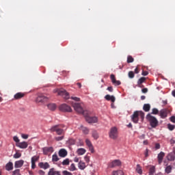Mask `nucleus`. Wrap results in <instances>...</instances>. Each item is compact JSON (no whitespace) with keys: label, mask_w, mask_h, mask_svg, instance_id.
I'll return each mask as SVG.
<instances>
[{"label":"nucleus","mask_w":175,"mask_h":175,"mask_svg":"<svg viewBox=\"0 0 175 175\" xmlns=\"http://www.w3.org/2000/svg\"><path fill=\"white\" fill-rule=\"evenodd\" d=\"M144 81H146V77H141V78L138 80V81H137L138 85L140 87V85H141V84H143V83H144Z\"/></svg>","instance_id":"obj_32"},{"label":"nucleus","mask_w":175,"mask_h":175,"mask_svg":"<svg viewBox=\"0 0 175 175\" xmlns=\"http://www.w3.org/2000/svg\"><path fill=\"white\" fill-rule=\"evenodd\" d=\"M12 175H21L20 174V170H16L12 172Z\"/></svg>","instance_id":"obj_46"},{"label":"nucleus","mask_w":175,"mask_h":175,"mask_svg":"<svg viewBox=\"0 0 175 175\" xmlns=\"http://www.w3.org/2000/svg\"><path fill=\"white\" fill-rule=\"evenodd\" d=\"M53 92H57L58 95L62 96L64 99H69V98H70L69 93L64 89H55L53 90Z\"/></svg>","instance_id":"obj_4"},{"label":"nucleus","mask_w":175,"mask_h":175,"mask_svg":"<svg viewBox=\"0 0 175 175\" xmlns=\"http://www.w3.org/2000/svg\"><path fill=\"white\" fill-rule=\"evenodd\" d=\"M163 157H165V152H161L159 154H158V162L159 164L161 165V163H162V161L163 160Z\"/></svg>","instance_id":"obj_18"},{"label":"nucleus","mask_w":175,"mask_h":175,"mask_svg":"<svg viewBox=\"0 0 175 175\" xmlns=\"http://www.w3.org/2000/svg\"><path fill=\"white\" fill-rule=\"evenodd\" d=\"M24 165V161L23 160H19L15 162L14 167L16 169L18 167H21Z\"/></svg>","instance_id":"obj_20"},{"label":"nucleus","mask_w":175,"mask_h":175,"mask_svg":"<svg viewBox=\"0 0 175 175\" xmlns=\"http://www.w3.org/2000/svg\"><path fill=\"white\" fill-rule=\"evenodd\" d=\"M52 161L53 162H58V161H59V158H58V155H57V154H54L52 156Z\"/></svg>","instance_id":"obj_34"},{"label":"nucleus","mask_w":175,"mask_h":175,"mask_svg":"<svg viewBox=\"0 0 175 175\" xmlns=\"http://www.w3.org/2000/svg\"><path fill=\"white\" fill-rule=\"evenodd\" d=\"M16 147H18L19 148L25 149L28 148V142H19L16 144Z\"/></svg>","instance_id":"obj_13"},{"label":"nucleus","mask_w":175,"mask_h":175,"mask_svg":"<svg viewBox=\"0 0 175 175\" xmlns=\"http://www.w3.org/2000/svg\"><path fill=\"white\" fill-rule=\"evenodd\" d=\"M59 109L61 111H64V113H70L72 111V108L70 106L66 104H62L59 107Z\"/></svg>","instance_id":"obj_6"},{"label":"nucleus","mask_w":175,"mask_h":175,"mask_svg":"<svg viewBox=\"0 0 175 175\" xmlns=\"http://www.w3.org/2000/svg\"><path fill=\"white\" fill-rule=\"evenodd\" d=\"M172 165H168L166 167L165 171V173H167V174H169V173H172Z\"/></svg>","instance_id":"obj_36"},{"label":"nucleus","mask_w":175,"mask_h":175,"mask_svg":"<svg viewBox=\"0 0 175 175\" xmlns=\"http://www.w3.org/2000/svg\"><path fill=\"white\" fill-rule=\"evenodd\" d=\"M38 166L39 167H40V169H44V170L47 169H50V164H49V163L47 162L46 163L40 162L38 163Z\"/></svg>","instance_id":"obj_12"},{"label":"nucleus","mask_w":175,"mask_h":175,"mask_svg":"<svg viewBox=\"0 0 175 175\" xmlns=\"http://www.w3.org/2000/svg\"><path fill=\"white\" fill-rule=\"evenodd\" d=\"M144 116H145V113L144 112H143V111H138V117L141 118V121L144 120Z\"/></svg>","instance_id":"obj_29"},{"label":"nucleus","mask_w":175,"mask_h":175,"mask_svg":"<svg viewBox=\"0 0 175 175\" xmlns=\"http://www.w3.org/2000/svg\"><path fill=\"white\" fill-rule=\"evenodd\" d=\"M109 137L113 140H116L117 137H118V131L116 127H112L109 131Z\"/></svg>","instance_id":"obj_5"},{"label":"nucleus","mask_w":175,"mask_h":175,"mask_svg":"<svg viewBox=\"0 0 175 175\" xmlns=\"http://www.w3.org/2000/svg\"><path fill=\"white\" fill-rule=\"evenodd\" d=\"M144 99H146V96H141V100H144Z\"/></svg>","instance_id":"obj_62"},{"label":"nucleus","mask_w":175,"mask_h":175,"mask_svg":"<svg viewBox=\"0 0 175 175\" xmlns=\"http://www.w3.org/2000/svg\"><path fill=\"white\" fill-rule=\"evenodd\" d=\"M47 107L49 109V110L54 111V110L57 109V105L54 103H51L47 105Z\"/></svg>","instance_id":"obj_25"},{"label":"nucleus","mask_w":175,"mask_h":175,"mask_svg":"<svg viewBox=\"0 0 175 175\" xmlns=\"http://www.w3.org/2000/svg\"><path fill=\"white\" fill-rule=\"evenodd\" d=\"M72 106L74 107L77 113H79V114H83V116H84L85 121L86 122H88V124H96V122H98V117L90 116V111L83 109V107L79 103H72Z\"/></svg>","instance_id":"obj_1"},{"label":"nucleus","mask_w":175,"mask_h":175,"mask_svg":"<svg viewBox=\"0 0 175 175\" xmlns=\"http://www.w3.org/2000/svg\"><path fill=\"white\" fill-rule=\"evenodd\" d=\"M135 73H136V74L139 73V68H136L135 69Z\"/></svg>","instance_id":"obj_60"},{"label":"nucleus","mask_w":175,"mask_h":175,"mask_svg":"<svg viewBox=\"0 0 175 175\" xmlns=\"http://www.w3.org/2000/svg\"><path fill=\"white\" fill-rule=\"evenodd\" d=\"M169 113H170V110L167 109H163L160 111V117L161 118H166Z\"/></svg>","instance_id":"obj_10"},{"label":"nucleus","mask_w":175,"mask_h":175,"mask_svg":"<svg viewBox=\"0 0 175 175\" xmlns=\"http://www.w3.org/2000/svg\"><path fill=\"white\" fill-rule=\"evenodd\" d=\"M172 94V96H174V98H175V90H173Z\"/></svg>","instance_id":"obj_63"},{"label":"nucleus","mask_w":175,"mask_h":175,"mask_svg":"<svg viewBox=\"0 0 175 175\" xmlns=\"http://www.w3.org/2000/svg\"><path fill=\"white\" fill-rule=\"evenodd\" d=\"M170 120L171 122H175V116H171L170 118Z\"/></svg>","instance_id":"obj_53"},{"label":"nucleus","mask_w":175,"mask_h":175,"mask_svg":"<svg viewBox=\"0 0 175 175\" xmlns=\"http://www.w3.org/2000/svg\"><path fill=\"white\" fill-rule=\"evenodd\" d=\"M155 148L156 150H159V148H161V145L159 144H156Z\"/></svg>","instance_id":"obj_56"},{"label":"nucleus","mask_w":175,"mask_h":175,"mask_svg":"<svg viewBox=\"0 0 175 175\" xmlns=\"http://www.w3.org/2000/svg\"><path fill=\"white\" fill-rule=\"evenodd\" d=\"M142 92H143V94H147V92H148V89L147 88H145L142 90Z\"/></svg>","instance_id":"obj_48"},{"label":"nucleus","mask_w":175,"mask_h":175,"mask_svg":"<svg viewBox=\"0 0 175 175\" xmlns=\"http://www.w3.org/2000/svg\"><path fill=\"white\" fill-rule=\"evenodd\" d=\"M68 170H70V172H75V170H77V168H76V165H75V163H72L70 167H68Z\"/></svg>","instance_id":"obj_30"},{"label":"nucleus","mask_w":175,"mask_h":175,"mask_svg":"<svg viewBox=\"0 0 175 175\" xmlns=\"http://www.w3.org/2000/svg\"><path fill=\"white\" fill-rule=\"evenodd\" d=\"M85 152H86L85 149L83 148H79L77 150L78 155H84L85 154Z\"/></svg>","instance_id":"obj_26"},{"label":"nucleus","mask_w":175,"mask_h":175,"mask_svg":"<svg viewBox=\"0 0 175 175\" xmlns=\"http://www.w3.org/2000/svg\"><path fill=\"white\" fill-rule=\"evenodd\" d=\"M21 157V153L20 152H16V154H14V158H15V159H17Z\"/></svg>","instance_id":"obj_44"},{"label":"nucleus","mask_w":175,"mask_h":175,"mask_svg":"<svg viewBox=\"0 0 175 175\" xmlns=\"http://www.w3.org/2000/svg\"><path fill=\"white\" fill-rule=\"evenodd\" d=\"M38 174H40V175H44V174H46V172H44V171H43L42 170H40L38 171Z\"/></svg>","instance_id":"obj_50"},{"label":"nucleus","mask_w":175,"mask_h":175,"mask_svg":"<svg viewBox=\"0 0 175 175\" xmlns=\"http://www.w3.org/2000/svg\"><path fill=\"white\" fill-rule=\"evenodd\" d=\"M85 162H87V163H90V157L85 156Z\"/></svg>","instance_id":"obj_54"},{"label":"nucleus","mask_w":175,"mask_h":175,"mask_svg":"<svg viewBox=\"0 0 175 175\" xmlns=\"http://www.w3.org/2000/svg\"><path fill=\"white\" fill-rule=\"evenodd\" d=\"M65 137V136L63 135L62 136L60 137H55V140H56V142H61V140H64V138Z\"/></svg>","instance_id":"obj_40"},{"label":"nucleus","mask_w":175,"mask_h":175,"mask_svg":"<svg viewBox=\"0 0 175 175\" xmlns=\"http://www.w3.org/2000/svg\"><path fill=\"white\" fill-rule=\"evenodd\" d=\"M116 166H121V161L113 160L109 164V167H116Z\"/></svg>","instance_id":"obj_11"},{"label":"nucleus","mask_w":175,"mask_h":175,"mask_svg":"<svg viewBox=\"0 0 175 175\" xmlns=\"http://www.w3.org/2000/svg\"><path fill=\"white\" fill-rule=\"evenodd\" d=\"M158 113H159V111L158 110V109L157 108H153L152 109V113L151 114H158Z\"/></svg>","instance_id":"obj_45"},{"label":"nucleus","mask_w":175,"mask_h":175,"mask_svg":"<svg viewBox=\"0 0 175 175\" xmlns=\"http://www.w3.org/2000/svg\"><path fill=\"white\" fill-rule=\"evenodd\" d=\"M148 151H149V150L146 148V151L144 152L145 158H148Z\"/></svg>","instance_id":"obj_51"},{"label":"nucleus","mask_w":175,"mask_h":175,"mask_svg":"<svg viewBox=\"0 0 175 175\" xmlns=\"http://www.w3.org/2000/svg\"><path fill=\"white\" fill-rule=\"evenodd\" d=\"M5 170H8V172H10V170H13V163L9 162L5 165Z\"/></svg>","instance_id":"obj_22"},{"label":"nucleus","mask_w":175,"mask_h":175,"mask_svg":"<svg viewBox=\"0 0 175 175\" xmlns=\"http://www.w3.org/2000/svg\"><path fill=\"white\" fill-rule=\"evenodd\" d=\"M78 167H79V169H80V170H84V169H85V167H87V165H85V163H84L83 161H79V163L78 164Z\"/></svg>","instance_id":"obj_23"},{"label":"nucleus","mask_w":175,"mask_h":175,"mask_svg":"<svg viewBox=\"0 0 175 175\" xmlns=\"http://www.w3.org/2000/svg\"><path fill=\"white\" fill-rule=\"evenodd\" d=\"M81 130L85 135H88V133H90V130L87 127H85L83 126H81Z\"/></svg>","instance_id":"obj_28"},{"label":"nucleus","mask_w":175,"mask_h":175,"mask_svg":"<svg viewBox=\"0 0 175 175\" xmlns=\"http://www.w3.org/2000/svg\"><path fill=\"white\" fill-rule=\"evenodd\" d=\"M24 96H25V93L18 92L16 94H14V98L16 100H18V99H22V98H24Z\"/></svg>","instance_id":"obj_15"},{"label":"nucleus","mask_w":175,"mask_h":175,"mask_svg":"<svg viewBox=\"0 0 175 175\" xmlns=\"http://www.w3.org/2000/svg\"><path fill=\"white\" fill-rule=\"evenodd\" d=\"M144 144L145 146H147V144H148V140L144 141Z\"/></svg>","instance_id":"obj_61"},{"label":"nucleus","mask_w":175,"mask_h":175,"mask_svg":"<svg viewBox=\"0 0 175 175\" xmlns=\"http://www.w3.org/2000/svg\"><path fill=\"white\" fill-rule=\"evenodd\" d=\"M111 82L113 83V84H114L115 85H121V81H116V76H114V75H111Z\"/></svg>","instance_id":"obj_16"},{"label":"nucleus","mask_w":175,"mask_h":175,"mask_svg":"<svg viewBox=\"0 0 175 175\" xmlns=\"http://www.w3.org/2000/svg\"><path fill=\"white\" fill-rule=\"evenodd\" d=\"M36 167V164L34 161H31V169H35Z\"/></svg>","instance_id":"obj_52"},{"label":"nucleus","mask_w":175,"mask_h":175,"mask_svg":"<svg viewBox=\"0 0 175 175\" xmlns=\"http://www.w3.org/2000/svg\"><path fill=\"white\" fill-rule=\"evenodd\" d=\"M129 77L130 79H133V77H135V73L133 72V71L129 72Z\"/></svg>","instance_id":"obj_42"},{"label":"nucleus","mask_w":175,"mask_h":175,"mask_svg":"<svg viewBox=\"0 0 175 175\" xmlns=\"http://www.w3.org/2000/svg\"><path fill=\"white\" fill-rule=\"evenodd\" d=\"M167 128L170 131H174V128H175V126L173 125V124H167Z\"/></svg>","instance_id":"obj_43"},{"label":"nucleus","mask_w":175,"mask_h":175,"mask_svg":"<svg viewBox=\"0 0 175 175\" xmlns=\"http://www.w3.org/2000/svg\"><path fill=\"white\" fill-rule=\"evenodd\" d=\"M151 109V105L150 104H144L143 106V110L144 111H146L148 113V111H150Z\"/></svg>","instance_id":"obj_24"},{"label":"nucleus","mask_w":175,"mask_h":175,"mask_svg":"<svg viewBox=\"0 0 175 175\" xmlns=\"http://www.w3.org/2000/svg\"><path fill=\"white\" fill-rule=\"evenodd\" d=\"M85 144L86 146L88 147L90 151L92 152V154H94V152H95V150L94 149V146L92 145L91 141L89 139H86Z\"/></svg>","instance_id":"obj_9"},{"label":"nucleus","mask_w":175,"mask_h":175,"mask_svg":"<svg viewBox=\"0 0 175 175\" xmlns=\"http://www.w3.org/2000/svg\"><path fill=\"white\" fill-rule=\"evenodd\" d=\"M92 137H94L95 140H97V139L99 138V135L98 134V132H96V131H92Z\"/></svg>","instance_id":"obj_33"},{"label":"nucleus","mask_w":175,"mask_h":175,"mask_svg":"<svg viewBox=\"0 0 175 175\" xmlns=\"http://www.w3.org/2000/svg\"><path fill=\"white\" fill-rule=\"evenodd\" d=\"M136 172L137 173H138V174H143V170L142 169V166H140V164L137 165Z\"/></svg>","instance_id":"obj_27"},{"label":"nucleus","mask_w":175,"mask_h":175,"mask_svg":"<svg viewBox=\"0 0 175 175\" xmlns=\"http://www.w3.org/2000/svg\"><path fill=\"white\" fill-rule=\"evenodd\" d=\"M148 75V72L147 71H142V76H147Z\"/></svg>","instance_id":"obj_57"},{"label":"nucleus","mask_w":175,"mask_h":175,"mask_svg":"<svg viewBox=\"0 0 175 175\" xmlns=\"http://www.w3.org/2000/svg\"><path fill=\"white\" fill-rule=\"evenodd\" d=\"M107 90L109 91V92H113V87L109 86L107 88Z\"/></svg>","instance_id":"obj_58"},{"label":"nucleus","mask_w":175,"mask_h":175,"mask_svg":"<svg viewBox=\"0 0 175 175\" xmlns=\"http://www.w3.org/2000/svg\"><path fill=\"white\" fill-rule=\"evenodd\" d=\"M37 161H39V156H33V157L31 158V162L36 163Z\"/></svg>","instance_id":"obj_41"},{"label":"nucleus","mask_w":175,"mask_h":175,"mask_svg":"<svg viewBox=\"0 0 175 175\" xmlns=\"http://www.w3.org/2000/svg\"><path fill=\"white\" fill-rule=\"evenodd\" d=\"M131 120L134 124L139 122V111H134L133 114L131 116Z\"/></svg>","instance_id":"obj_8"},{"label":"nucleus","mask_w":175,"mask_h":175,"mask_svg":"<svg viewBox=\"0 0 175 175\" xmlns=\"http://www.w3.org/2000/svg\"><path fill=\"white\" fill-rule=\"evenodd\" d=\"M69 163H70L69 159H66L62 161L63 166H68Z\"/></svg>","instance_id":"obj_39"},{"label":"nucleus","mask_w":175,"mask_h":175,"mask_svg":"<svg viewBox=\"0 0 175 175\" xmlns=\"http://www.w3.org/2000/svg\"><path fill=\"white\" fill-rule=\"evenodd\" d=\"M167 159L168 161H174L175 159L174 154L172 153L168 154V155L167 156Z\"/></svg>","instance_id":"obj_31"},{"label":"nucleus","mask_w":175,"mask_h":175,"mask_svg":"<svg viewBox=\"0 0 175 175\" xmlns=\"http://www.w3.org/2000/svg\"><path fill=\"white\" fill-rule=\"evenodd\" d=\"M68 155V151L65 149H61L59 150V157H61L62 158H65Z\"/></svg>","instance_id":"obj_17"},{"label":"nucleus","mask_w":175,"mask_h":175,"mask_svg":"<svg viewBox=\"0 0 175 175\" xmlns=\"http://www.w3.org/2000/svg\"><path fill=\"white\" fill-rule=\"evenodd\" d=\"M71 99H72L73 100H75L76 102H79L80 101V98L78 97H71Z\"/></svg>","instance_id":"obj_49"},{"label":"nucleus","mask_w":175,"mask_h":175,"mask_svg":"<svg viewBox=\"0 0 175 175\" xmlns=\"http://www.w3.org/2000/svg\"><path fill=\"white\" fill-rule=\"evenodd\" d=\"M133 61H135V59H133L132 57V56L129 55L127 57V64H132V62H133Z\"/></svg>","instance_id":"obj_37"},{"label":"nucleus","mask_w":175,"mask_h":175,"mask_svg":"<svg viewBox=\"0 0 175 175\" xmlns=\"http://www.w3.org/2000/svg\"><path fill=\"white\" fill-rule=\"evenodd\" d=\"M154 173H155V167L151 166L149 170V175H154Z\"/></svg>","instance_id":"obj_35"},{"label":"nucleus","mask_w":175,"mask_h":175,"mask_svg":"<svg viewBox=\"0 0 175 175\" xmlns=\"http://www.w3.org/2000/svg\"><path fill=\"white\" fill-rule=\"evenodd\" d=\"M74 162H79V158L78 157H75Z\"/></svg>","instance_id":"obj_59"},{"label":"nucleus","mask_w":175,"mask_h":175,"mask_svg":"<svg viewBox=\"0 0 175 175\" xmlns=\"http://www.w3.org/2000/svg\"><path fill=\"white\" fill-rule=\"evenodd\" d=\"M65 126L64 124H57L55 126H53L50 129V132H56L57 135H64V128Z\"/></svg>","instance_id":"obj_2"},{"label":"nucleus","mask_w":175,"mask_h":175,"mask_svg":"<svg viewBox=\"0 0 175 175\" xmlns=\"http://www.w3.org/2000/svg\"><path fill=\"white\" fill-rule=\"evenodd\" d=\"M77 85H78L79 88L81 87V84L80 83H77Z\"/></svg>","instance_id":"obj_64"},{"label":"nucleus","mask_w":175,"mask_h":175,"mask_svg":"<svg viewBox=\"0 0 175 175\" xmlns=\"http://www.w3.org/2000/svg\"><path fill=\"white\" fill-rule=\"evenodd\" d=\"M13 140L15 141V142L17 143V144H18V143H20V139H18V137H17V136H14L13 137Z\"/></svg>","instance_id":"obj_47"},{"label":"nucleus","mask_w":175,"mask_h":175,"mask_svg":"<svg viewBox=\"0 0 175 175\" xmlns=\"http://www.w3.org/2000/svg\"><path fill=\"white\" fill-rule=\"evenodd\" d=\"M54 151V149L53 147H45L43 148V152L44 154H47L49 152H53Z\"/></svg>","instance_id":"obj_21"},{"label":"nucleus","mask_w":175,"mask_h":175,"mask_svg":"<svg viewBox=\"0 0 175 175\" xmlns=\"http://www.w3.org/2000/svg\"><path fill=\"white\" fill-rule=\"evenodd\" d=\"M36 102L37 103H44L49 100V98L46 97L43 94H40L36 98Z\"/></svg>","instance_id":"obj_7"},{"label":"nucleus","mask_w":175,"mask_h":175,"mask_svg":"<svg viewBox=\"0 0 175 175\" xmlns=\"http://www.w3.org/2000/svg\"><path fill=\"white\" fill-rule=\"evenodd\" d=\"M21 137H23V139H28V135L27 134H22Z\"/></svg>","instance_id":"obj_55"},{"label":"nucleus","mask_w":175,"mask_h":175,"mask_svg":"<svg viewBox=\"0 0 175 175\" xmlns=\"http://www.w3.org/2000/svg\"><path fill=\"white\" fill-rule=\"evenodd\" d=\"M105 98L106 99V100H111L112 103H114V102H116V97L114 96H110V94H107L105 96Z\"/></svg>","instance_id":"obj_19"},{"label":"nucleus","mask_w":175,"mask_h":175,"mask_svg":"<svg viewBox=\"0 0 175 175\" xmlns=\"http://www.w3.org/2000/svg\"><path fill=\"white\" fill-rule=\"evenodd\" d=\"M146 120L149 121L150 124V126H152V128H157V126H158V124H159L158 120H157V118L152 116L151 113L147 114Z\"/></svg>","instance_id":"obj_3"},{"label":"nucleus","mask_w":175,"mask_h":175,"mask_svg":"<svg viewBox=\"0 0 175 175\" xmlns=\"http://www.w3.org/2000/svg\"><path fill=\"white\" fill-rule=\"evenodd\" d=\"M113 175H124V172L122 170L114 171Z\"/></svg>","instance_id":"obj_38"},{"label":"nucleus","mask_w":175,"mask_h":175,"mask_svg":"<svg viewBox=\"0 0 175 175\" xmlns=\"http://www.w3.org/2000/svg\"><path fill=\"white\" fill-rule=\"evenodd\" d=\"M48 175H61V172L55 170V168H51L48 172Z\"/></svg>","instance_id":"obj_14"}]
</instances>
